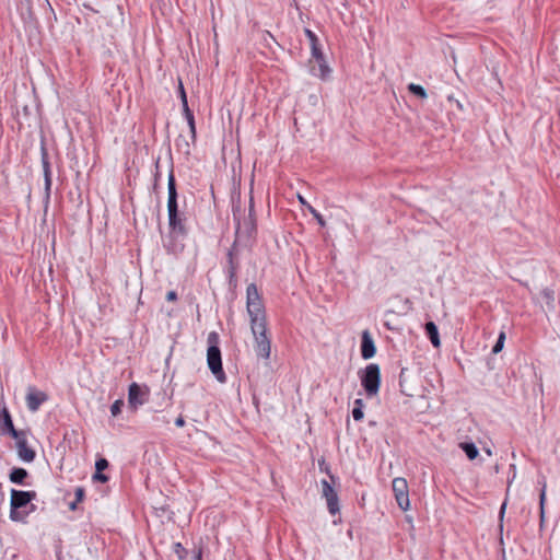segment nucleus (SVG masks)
Here are the masks:
<instances>
[{
    "label": "nucleus",
    "instance_id": "19",
    "mask_svg": "<svg viewBox=\"0 0 560 560\" xmlns=\"http://www.w3.org/2000/svg\"><path fill=\"white\" fill-rule=\"evenodd\" d=\"M28 472L24 468L15 467L11 470L9 475V479L12 483L24 485L25 479L27 478Z\"/></svg>",
    "mask_w": 560,
    "mask_h": 560
},
{
    "label": "nucleus",
    "instance_id": "14",
    "mask_svg": "<svg viewBox=\"0 0 560 560\" xmlns=\"http://www.w3.org/2000/svg\"><path fill=\"white\" fill-rule=\"evenodd\" d=\"M311 52L312 57L316 60L318 65V72H315V69L313 68L314 74L318 75L322 79H325L330 73V69L325 61V57L319 47V43L311 46Z\"/></svg>",
    "mask_w": 560,
    "mask_h": 560
},
{
    "label": "nucleus",
    "instance_id": "40",
    "mask_svg": "<svg viewBox=\"0 0 560 560\" xmlns=\"http://www.w3.org/2000/svg\"><path fill=\"white\" fill-rule=\"evenodd\" d=\"M544 501H545V489H542V491L540 493V504L541 505L544 504Z\"/></svg>",
    "mask_w": 560,
    "mask_h": 560
},
{
    "label": "nucleus",
    "instance_id": "28",
    "mask_svg": "<svg viewBox=\"0 0 560 560\" xmlns=\"http://www.w3.org/2000/svg\"><path fill=\"white\" fill-rule=\"evenodd\" d=\"M124 406V401L121 399H117L110 406V413L113 417H117L121 412V408Z\"/></svg>",
    "mask_w": 560,
    "mask_h": 560
},
{
    "label": "nucleus",
    "instance_id": "6",
    "mask_svg": "<svg viewBox=\"0 0 560 560\" xmlns=\"http://www.w3.org/2000/svg\"><path fill=\"white\" fill-rule=\"evenodd\" d=\"M392 489L397 502V505L402 510L407 511L410 508L408 483L405 478L397 477L392 481Z\"/></svg>",
    "mask_w": 560,
    "mask_h": 560
},
{
    "label": "nucleus",
    "instance_id": "33",
    "mask_svg": "<svg viewBox=\"0 0 560 560\" xmlns=\"http://www.w3.org/2000/svg\"><path fill=\"white\" fill-rule=\"evenodd\" d=\"M352 417L355 421H361L364 417L363 409L360 408H353L352 409Z\"/></svg>",
    "mask_w": 560,
    "mask_h": 560
},
{
    "label": "nucleus",
    "instance_id": "34",
    "mask_svg": "<svg viewBox=\"0 0 560 560\" xmlns=\"http://www.w3.org/2000/svg\"><path fill=\"white\" fill-rule=\"evenodd\" d=\"M188 126H189V129H190V132H191V137L195 138L196 137V126H195V118L194 117H188Z\"/></svg>",
    "mask_w": 560,
    "mask_h": 560
},
{
    "label": "nucleus",
    "instance_id": "17",
    "mask_svg": "<svg viewBox=\"0 0 560 560\" xmlns=\"http://www.w3.org/2000/svg\"><path fill=\"white\" fill-rule=\"evenodd\" d=\"M168 228L171 230V234L185 236L187 233L184 219L179 215L178 212H176L173 217H168Z\"/></svg>",
    "mask_w": 560,
    "mask_h": 560
},
{
    "label": "nucleus",
    "instance_id": "1",
    "mask_svg": "<svg viewBox=\"0 0 560 560\" xmlns=\"http://www.w3.org/2000/svg\"><path fill=\"white\" fill-rule=\"evenodd\" d=\"M37 497L35 491L11 490L10 499V520L13 522L26 523V518L35 511V505L31 502Z\"/></svg>",
    "mask_w": 560,
    "mask_h": 560
},
{
    "label": "nucleus",
    "instance_id": "8",
    "mask_svg": "<svg viewBox=\"0 0 560 560\" xmlns=\"http://www.w3.org/2000/svg\"><path fill=\"white\" fill-rule=\"evenodd\" d=\"M148 389L142 388L137 383H132L129 385L128 389V405L131 409L137 410L140 406H142L148 399Z\"/></svg>",
    "mask_w": 560,
    "mask_h": 560
},
{
    "label": "nucleus",
    "instance_id": "10",
    "mask_svg": "<svg viewBox=\"0 0 560 560\" xmlns=\"http://www.w3.org/2000/svg\"><path fill=\"white\" fill-rule=\"evenodd\" d=\"M18 431L11 418V415L4 402H0V433L9 434L12 438H19Z\"/></svg>",
    "mask_w": 560,
    "mask_h": 560
},
{
    "label": "nucleus",
    "instance_id": "15",
    "mask_svg": "<svg viewBox=\"0 0 560 560\" xmlns=\"http://www.w3.org/2000/svg\"><path fill=\"white\" fill-rule=\"evenodd\" d=\"M42 165H43V173H44L45 199L48 202L50 199L52 179H51L50 163H49L48 154L45 149H43V152H42Z\"/></svg>",
    "mask_w": 560,
    "mask_h": 560
},
{
    "label": "nucleus",
    "instance_id": "23",
    "mask_svg": "<svg viewBox=\"0 0 560 560\" xmlns=\"http://www.w3.org/2000/svg\"><path fill=\"white\" fill-rule=\"evenodd\" d=\"M541 300L547 304L548 307H553L555 292L549 288H545L540 291Z\"/></svg>",
    "mask_w": 560,
    "mask_h": 560
},
{
    "label": "nucleus",
    "instance_id": "13",
    "mask_svg": "<svg viewBox=\"0 0 560 560\" xmlns=\"http://www.w3.org/2000/svg\"><path fill=\"white\" fill-rule=\"evenodd\" d=\"M26 405L30 411L35 412L39 409L40 405L44 404L48 396L46 393L36 389L33 386L27 388Z\"/></svg>",
    "mask_w": 560,
    "mask_h": 560
},
{
    "label": "nucleus",
    "instance_id": "39",
    "mask_svg": "<svg viewBox=\"0 0 560 560\" xmlns=\"http://www.w3.org/2000/svg\"><path fill=\"white\" fill-rule=\"evenodd\" d=\"M363 406H364V404H363V400L361 398H358V399L354 400V407L355 408L363 409Z\"/></svg>",
    "mask_w": 560,
    "mask_h": 560
},
{
    "label": "nucleus",
    "instance_id": "41",
    "mask_svg": "<svg viewBox=\"0 0 560 560\" xmlns=\"http://www.w3.org/2000/svg\"><path fill=\"white\" fill-rule=\"evenodd\" d=\"M505 506H506V503L504 502V503L502 504V506H501V510H500V515H501V517H502V516H503V514H504Z\"/></svg>",
    "mask_w": 560,
    "mask_h": 560
},
{
    "label": "nucleus",
    "instance_id": "7",
    "mask_svg": "<svg viewBox=\"0 0 560 560\" xmlns=\"http://www.w3.org/2000/svg\"><path fill=\"white\" fill-rule=\"evenodd\" d=\"M234 219L236 220V235L245 234L246 236H252L256 231V220L254 217V201L253 198L249 200V213L248 217L240 220L236 217V211H233Z\"/></svg>",
    "mask_w": 560,
    "mask_h": 560
},
{
    "label": "nucleus",
    "instance_id": "3",
    "mask_svg": "<svg viewBox=\"0 0 560 560\" xmlns=\"http://www.w3.org/2000/svg\"><path fill=\"white\" fill-rule=\"evenodd\" d=\"M219 342V336L217 332L212 331L208 335V351H207V363L212 372V374L215 376L218 382L225 383L226 382V375L222 368V358H221V351L218 347Z\"/></svg>",
    "mask_w": 560,
    "mask_h": 560
},
{
    "label": "nucleus",
    "instance_id": "27",
    "mask_svg": "<svg viewBox=\"0 0 560 560\" xmlns=\"http://www.w3.org/2000/svg\"><path fill=\"white\" fill-rule=\"evenodd\" d=\"M504 341H505V332L501 331L499 337H498V340H497L495 345L492 348V352L494 354L501 352V350L503 349V346H504Z\"/></svg>",
    "mask_w": 560,
    "mask_h": 560
},
{
    "label": "nucleus",
    "instance_id": "25",
    "mask_svg": "<svg viewBox=\"0 0 560 560\" xmlns=\"http://www.w3.org/2000/svg\"><path fill=\"white\" fill-rule=\"evenodd\" d=\"M408 90L415 94L416 96L420 97V98H425L428 96L423 86L421 85H418V84H415V83H410L408 85Z\"/></svg>",
    "mask_w": 560,
    "mask_h": 560
},
{
    "label": "nucleus",
    "instance_id": "38",
    "mask_svg": "<svg viewBox=\"0 0 560 560\" xmlns=\"http://www.w3.org/2000/svg\"><path fill=\"white\" fill-rule=\"evenodd\" d=\"M175 424L177 427H184L185 425V420L183 418V416H179L176 420H175Z\"/></svg>",
    "mask_w": 560,
    "mask_h": 560
},
{
    "label": "nucleus",
    "instance_id": "22",
    "mask_svg": "<svg viewBox=\"0 0 560 560\" xmlns=\"http://www.w3.org/2000/svg\"><path fill=\"white\" fill-rule=\"evenodd\" d=\"M74 495H75L74 501L69 503V509L71 511H75L78 509V504L83 501V499L85 497L84 488L77 487L75 490H74Z\"/></svg>",
    "mask_w": 560,
    "mask_h": 560
},
{
    "label": "nucleus",
    "instance_id": "20",
    "mask_svg": "<svg viewBox=\"0 0 560 560\" xmlns=\"http://www.w3.org/2000/svg\"><path fill=\"white\" fill-rule=\"evenodd\" d=\"M228 268L234 267V270L238 269V260L236 258L237 256V242L235 241L232 245V247L229 249L228 254Z\"/></svg>",
    "mask_w": 560,
    "mask_h": 560
},
{
    "label": "nucleus",
    "instance_id": "24",
    "mask_svg": "<svg viewBox=\"0 0 560 560\" xmlns=\"http://www.w3.org/2000/svg\"><path fill=\"white\" fill-rule=\"evenodd\" d=\"M174 234L170 235L168 241L164 242V248L167 250V253L171 254H177L183 249V245L177 244L172 237Z\"/></svg>",
    "mask_w": 560,
    "mask_h": 560
},
{
    "label": "nucleus",
    "instance_id": "37",
    "mask_svg": "<svg viewBox=\"0 0 560 560\" xmlns=\"http://www.w3.org/2000/svg\"><path fill=\"white\" fill-rule=\"evenodd\" d=\"M183 109H184V115L186 117V119L188 120V117H194V114L191 113V110L189 109L188 105L186 106H183Z\"/></svg>",
    "mask_w": 560,
    "mask_h": 560
},
{
    "label": "nucleus",
    "instance_id": "26",
    "mask_svg": "<svg viewBox=\"0 0 560 560\" xmlns=\"http://www.w3.org/2000/svg\"><path fill=\"white\" fill-rule=\"evenodd\" d=\"M226 272H228L229 285L231 288H236L237 287V277H236L237 270H234V267H232V268H228Z\"/></svg>",
    "mask_w": 560,
    "mask_h": 560
},
{
    "label": "nucleus",
    "instance_id": "12",
    "mask_svg": "<svg viewBox=\"0 0 560 560\" xmlns=\"http://www.w3.org/2000/svg\"><path fill=\"white\" fill-rule=\"evenodd\" d=\"M167 214L168 217H173L176 212H178L177 190L173 170L170 171L167 178Z\"/></svg>",
    "mask_w": 560,
    "mask_h": 560
},
{
    "label": "nucleus",
    "instance_id": "2",
    "mask_svg": "<svg viewBox=\"0 0 560 560\" xmlns=\"http://www.w3.org/2000/svg\"><path fill=\"white\" fill-rule=\"evenodd\" d=\"M246 308L250 318V325L267 323L265 305L255 283L247 285Z\"/></svg>",
    "mask_w": 560,
    "mask_h": 560
},
{
    "label": "nucleus",
    "instance_id": "21",
    "mask_svg": "<svg viewBox=\"0 0 560 560\" xmlns=\"http://www.w3.org/2000/svg\"><path fill=\"white\" fill-rule=\"evenodd\" d=\"M459 447L465 452L466 456L470 460L475 459L479 454V451L474 443L463 442L459 444Z\"/></svg>",
    "mask_w": 560,
    "mask_h": 560
},
{
    "label": "nucleus",
    "instance_id": "31",
    "mask_svg": "<svg viewBox=\"0 0 560 560\" xmlns=\"http://www.w3.org/2000/svg\"><path fill=\"white\" fill-rule=\"evenodd\" d=\"M108 467V462L106 458H98L95 463V469L97 471H103Z\"/></svg>",
    "mask_w": 560,
    "mask_h": 560
},
{
    "label": "nucleus",
    "instance_id": "9",
    "mask_svg": "<svg viewBox=\"0 0 560 560\" xmlns=\"http://www.w3.org/2000/svg\"><path fill=\"white\" fill-rule=\"evenodd\" d=\"M323 497L326 499L327 509L330 514L335 515L339 512V499L334 487L327 481L322 480Z\"/></svg>",
    "mask_w": 560,
    "mask_h": 560
},
{
    "label": "nucleus",
    "instance_id": "36",
    "mask_svg": "<svg viewBox=\"0 0 560 560\" xmlns=\"http://www.w3.org/2000/svg\"><path fill=\"white\" fill-rule=\"evenodd\" d=\"M166 300L168 302H174L177 300V293L175 291H168L166 294Z\"/></svg>",
    "mask_w": 560,
    "mask_h": 560
},
{
    "label": "nucleus",
    "instance_id": "29",
    "mask_svg": "<svg viewBox=\"0 0 560 560\" xmlns=\"http://www.w3.org/2000/svg\"><path fill=\"white\" fill-rule=\"evenodd\" d=\"M307 209L313 214V217L316 219V221L318 222L319 225H322V226L326 225V221L324 220L323 215L316 209H314L311 205H307Z\"/></svg>",
    "mask_w": 560,
    "mask_h": 560
},
{
    "label": "nucleus",
    "instance_id": "11",
    "mask_svg": "<svg viewBox=\"0 0 560 560\" xmlns=\"http://www.w3.org/2000/svg\"><path fill=\"white\" fill-rule=\"evenodd\" d=\"M19 438L16 440V450L19 457L26 463H32L35 459L36 453L27 445L26 434L23 431H18Z\"/></svg>",
    "mask_w": 560,
    "mask_h": 560
},
{
    "label": "nucleus",
    "instance_id": "5",
    "mask_svg": "<svg viewBox=\"0 0 560 560\" xmlns=\"http://www.w3.org/2000/svg\"><path fill=\"white\" fill-rule=\"evenodd\" d=\"M361 384L368 396H374L380 390L381 371L375 363L369 364L360 374Z\"/></svg>",
    "mask_w": 560,
    "mask_h": 560
},
{
    "label": "nucleus",
    "instance_id": "32",
    "mask_svg": "<svg viewBox=\"0 0 560 560\" xmlns=\"http://www.w3.org/2000/svg\"><path fill=\"white\" fill-rule=\"evenodd\" d=\"M93 480L104 483L108 481V477L104 475L102 471L96 470L95 474L93 475Z\"/></svg>",
    "mask_w": 560,
    "mask_h": 560
},
{
    "label": "nucleus",
    "instance_id": "16",
    "mask_svg": "<svg viewBox=\"0 0 560 560\" xmlns=\"http://www.w3.org/2000/svg\"><path fill=\"white\" fill-rule=\"evenodd\" d=\"M376 348L374 341L368 330L362 332L361 340V355L363 359L368 360L375 355Z\"/></svg>",
    "mask_w": 560,
    "mask_h": 560
},
{
    "label": "nucleus",
    "instance_id": "30",
    "mask_svg": "<svg viewBox=\"0 0 560 560\" xmlns=\"http://www.w3.org/2000/svg\"><path fill=\"white\" fill-rule=\"evenodd\" d=\"M304 33H305L307 39L310 40V45L311 46L312 45H316V44L319 43L317 35L313 31H311L310 28H305Z\"/></svg>",
    "mask_w": 560,
    "mask_h": 560
},
{
    "label": "nucleus",
    "instance_id": "4",
    "mask_svg": "<svg viewBox=\"0 0 560 560\" xmlns=\"http://www.w3.org/2000/svg\"><path fill=\"white\" fill-rule=\"evenodd\" d=\"M250 330L257 358L268 361L271 354V339L268 335L267 323L250 325Z\"/></svg>",
    "mask_w": 560,
    "mask_h": 560
},
{
    "label": "nucleus",
    "instance_id": "42",
    "mask_svg": "<svg viewBox=\"0 0 560 560\" xmlns=\"http://www.w3.org/2000/svg\"><path fill=\"white\" fill-rule=\"evenodd\" d=\"M175 549H176V551H179L180 549H183L182 544H179V542L175 544Z\"/></svg>",
    "mask_w": 560,
    "mask_h": 560
},
{
    "label": "nucleus",
    "instance_id": "35",
    "mask_svg": "<svg viewBox=\"0 0 560 560\" xmlns=\"http://www.w3.org/2000/svg\"><path fill=\"white\" fill-rule=\"evenodd\" d=\"M179 93H180V98H182L183 106L188 105L186 92L184 90V86H183L182 82L179 83Z\"/></svg>",
    "mask_w": 560,
    "mask_h": 560
},
{
    "label": "nucleus",
    "instance_id": "43",
    "mask_svg": "<svg viewBox=\"0 0 560 560\" xmlns=\"http://www.w3.org/2000/svg\"><path fill=\"white\" fill-rule=\"evenodd\" d=\"M299 200L301 203L306 205V201L304 200V198L302 196H299Z\"/></svg>",
    "mask_w": 560,
    "mask_h": 560
},
{
    "label": "nucleus",
    "instance_id": "18",
    "mask_svg": "<svg viewBox=\"0 0 560 560\" xmlns=\"http://www.w3.org/2000/svg\"><path fill=\"white\" fill-rule=\"evenodd\" d=\"M424 330L433 347L439 348L441 346V340L436 325L433 322H428L424 325Z\"/></svg>",
    "mask_w": 560,
    "mask_h": 560
}]
</instances>
